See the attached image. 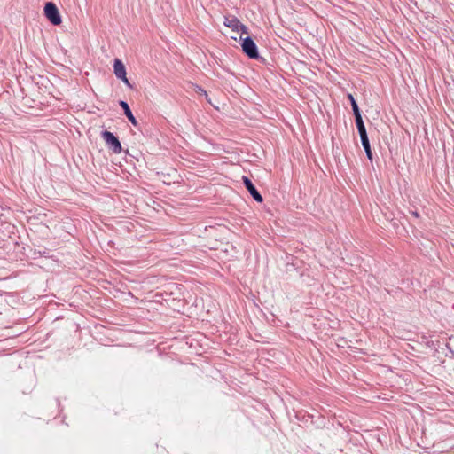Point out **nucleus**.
Listing matches in <instances>:
<instances>
[{"label": "nucleus", "mask_w": 454, "mask_h": 454, "mask_svg": "<svg viewBox=\"0 0 454 454\" xmlns=\"http://www.w3.org/2000/svg\"><path fill=\"white\" fill-rule=\"evenodd\" d=\"M101 137L104 139L106 146L111 149L114 153H120L121 152V145L118 137H115L112 132L105 130L101 133Z\"/></svg>", "instance_id": "1"}, {"label": "nucleus", "mask_w": 454, "mask_h": 454, "mask_svg": "<svg viewBox=\"0 0 454 454\" xmlns=\"http://www.w3.org/2000/svg\"><path fill=\"white\" fill-rule=\"evenodd\" d=\"M44 14L46 18L51 21V24L57 26L62 21L59 12L56 4L52 2H48L44 6Z\"/></svg>", "instance_id": "2"}, {"label": "nucleus", "mask_w": 454, "mask_h": 454, "mask_svg": "<svg viewBox=\"0 0 454 454\" xmlns=\"http://www.w3.org/2000/svg\"><path fill=\"white\" fill-rule=\"evenodd\" d=\"M242 50L250 59H258L259 53L258 49L254 42V40L250 36H247L242 40Z\"/></svg>", "instance_id": "3"}, {"label": "nucleus", "mask_w": 454, "mask_h": 454, "mask_svg": "<svg viewBox=\"0 0 454 454\" xmlns=\"http://www.w3.org/2000/svg\"><path fill=\"white\" fill-rule=\"evenodd\" d=\"M114 72L115 76L122 81L129 88L132 89L133 86L130 84L127 78L126 68L122 61L119 59H115L114 62Z\"/></svg>", "instance_id": "4"}, {"label": "nucleus", "mask_w": 454, "mask_h": 454, "mask_svg": "<svg viewBox=\"0 0 454 454\" xmlns=\"http://www.w3.org/2000/svg\"><path fill=\"white\" fill-rule=\"evenodd\" d=\"M224 26L231 28L233 31L240 32L241 34H247V27L243 25L236 17H225Z\"/></svg>", "instance_id": "5"}, {"label": "nucleus", "mask_w": 454, "mask_h": 454, "mask_svg": "<svg viewBox=\"0 0 454 454\" xmlns=\"http://www.w3.org/2000/svg\"><path fill=\"white\" fill-rule=\"evenodd\" d=\"M243 183L245 184V187L249 192L250 195L254 198V200L257 202H262L263 198L259 193V192L256 190L255 186L252 183V181L247 176H243Z\"/></svg>", "instance_id": "6"}, {"label": "nucleus", "mask_w": 454, "mask_h": 454, "mask_svg": "<svg viewBox=\"0 0 454 454\" xmlns=\"http://www.w3.org/2000/svg\"><path fill=\"white\" fill-rule=\"evenodd\" d=\"M120 106H121V108L123 109L124 111V114L125 115L127 116V118L129 119V121L134 125V126H137V121L135 118V116L133 115L128 103L126 101H123V100H121L120 101Z\"/></svg>", "instance_id": "7"}, {"label": "nucleus", "mask_w": 454, "mask_h": 454, "mask_svg": "<svg viewBox=\"0 0 454 454\" xmlns=\"http://www.w3.org/2000/svg\"><path fill=\"white\" fill-rule=\"evenodd\" d=\"M355 119H356V124L357 127V130L360 135V138L368 137L365 126H364L363 119H362V115H358L357 117H355Z\"/></svg>", "instance_id": "8"}, {"label": "nucleus", "mask_w": 454, "mask_h": 454, "mask_svg": "<svg viewBox=\"0 0 454 454\" xmlns=\"http://www.w3.org/2000/svg\"><path fill=\"white\" fill-rule=\"evenodd\" d=\"M361 142H362V145L364 147V152L366 153L367 158L370 160H372V150H371V145H370V142H369L368 137H361Z\"/></svg>", "instance_id": "9"}, {"label": "nucleus", "mask_w": 454, "mask_h": 454, "mask_svg": "<svg viewBox=\"0 0 454 454\" xmlns=\"http://www.w3.org/2000/svg\"><path fill=\"white\" fill-rule=\"evenodd\" d=\"M348 98L350 101V104H351V106H352V110H353V114H354L355 117H357L358 115H361L358 105H357L356 101L355 100L353 95L352 94H348Z\"/></svg>", "instance_id": "10"}, {"label": "nucleus", "mask_w": 454, "mask_h": 454, "mask_svg": "<svg viewBox=\"0 0 454 454\" xmlns=\"http://www.w3.org/2000/svg\"><path fill=\"white\" fill-rule=\"evenodd\" d=\"M411 214H412L415 217H418V216H419V214H418L416 211L411 212Z\"/></svg>", "instance_id": "11"}, {"label": "nucleus", "mask_w": 454, "mask_h": 454, "mask_svg": "<svg viewBox=\"0 0 454 454\" xmlns=\"http://www.w3.org/2000/svg\"><path fill=\"white\" fill-rule=\"evenodd\" d=\"M204 94H206V90H203L202 89H200Z\"/></svg>", "instance_id": "12"}]
</instances>
